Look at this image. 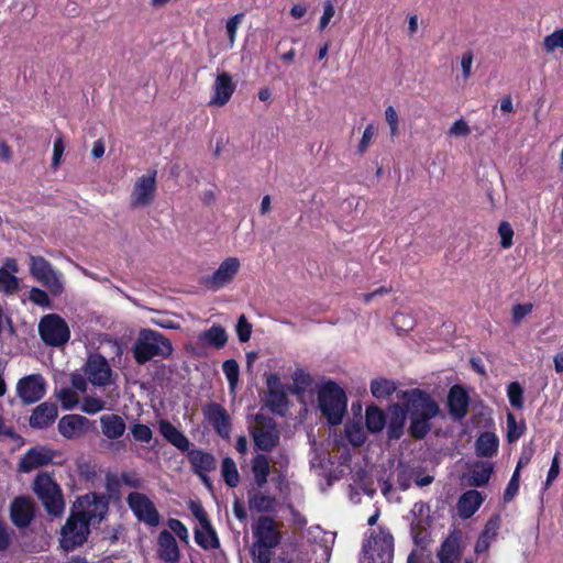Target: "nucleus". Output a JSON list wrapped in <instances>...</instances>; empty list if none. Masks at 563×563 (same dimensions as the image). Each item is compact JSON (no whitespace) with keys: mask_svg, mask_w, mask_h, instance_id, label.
Wrapping results in <instances>:
<instances>
[{"mask_svg":"<svg viewBox=\"0 0 563 563\" xmlns=\"http://www.w3.org/2000/svg\"><path fill=\"white\" fill-rule=\"evenodd\" d=\"M394 537L382 527L372 531L363 543V553L360 563H393Z\"/></svg>","mask_w":563,"mask_h":563,"instance_id":"obj_5","label":"nucleus"},{"mask_svg":"<svg viewBox=\"0 0 563 563\" xmlns=\"http://www.w3.org/2000/svg\"><path fill=\"white\" fill-rule=\"evenodd\" d=\"M197 339L202 345L220 350L228 342V333L221 324H213L210 329L201 331Z\"/></svg>","mask_w":563,"mask_h":563,"instance_id":"obj_33","label":"nucleus"},{"mask_svg":"<svg viewBox=\"0 0 563 563\" xmlns=\"http://www.w3.org/2000/svg\"><path fill=\"white\" fill-rule=\"evenodd\" d=\"M346 437L349 441L355 446L362 445L366 440L363 429L357 424L346 427Z\"/></svg>","mask_w":563,"mask_h":563,"instance_id":"obj_55","label":"nucleus"},{"mask_svg":"<svg viewBox=\"0 0 563 563\" xmlns=\"http://www.w3.org/2000/svg\"><path fill=\"white\" fill-rule=\"evenodd\" d=\"M158 430L163 438L170 444L176 446L178 450L183 452L189 450L190 441L188 440V438L168 420H159Z\"/></svg>","mask_w":563,"mask_h":563,"instance_id":"obj_30","label":"nucleus"},{"mask_svg":"<svg viewBox=\"0 0 563 563\" xmlns=\"http://www.w3.org/2000/svg\"><path fill=\"white\" fill-rule=\"evenodd\" d=\"M85 373L92 385L104 386L111 377V368L101 355L90 356L86 363Z\"/></svg>","mask_w":563,"mask_h":563,"instance_id":"obj_21","label":"nucleus"},{"mask_svg":"<svg viewBox=\"0 0 563 563\" xmlns=\"http://www.w3.org/2000/svg\"><path fill=\"white\" fill-rule=\"evenodd\" d=\"M498 233L500 235V246L503 249H509L512 245L514 230L509 222L503 221L498 227Z\"/></svg>","mask_w":563,"mask_h":563,"instance_id":"obj_53","label":"nucleus"},{"mask_svg":"<svg viewBox=\"0 0 563 563\" xmlns=\"http://www.w3.org/2000/svg\"><path fill=\"white\" fill-rule=\"evenodd\" d=\"M365 422L369 432H380L387 423L386 415L378 407L369 406L366 409Z\"/></svg>","mask_w":563,"mask_h":563,"instance_id":"obj_38","label":"nucleus"},{"mask_svg":"<svg viewBox=\"0 0 563 563\" xmlns=\"http://www.w3.org/2000/svg\"><path fill=\"white\" fill-rule=\"evenodd\" d=\"M73 510L87 525L100 523L109 510V500L103 495L89 493L79 497L74 504Z\"/></svg>","mask_w":563,"mask_h":563,"instance_id":"obj_6","label":"nucleus"},{"mask_svg":"<svg viewBox=\"0 0 563 563\" xmlns=\"http://www.w3.org/2000/svg\"><path fill=\"white\" fill-rule=\"evenodd\" d=\"M30 300L40 307H49L51 299L46 291L37 287L30 290Z\"/></svg>","mask_w":563,"mask_h":563,"instance_id":"obj_60","label":"nucleus"},{"mask_svg":"<svg viewBox=\"0 0 563 563\" xmlns=\"http://www.w3.org/2000/svg\"><path fill=\"white\" fill-rule=\"evenodd\" d=\"M221 474L225 484L232 488L236 487L240 483V475L233 459L224 457L221 464Z\"/></svg>","mask_w":563,"mask_h":563,"instance_id":"obj_40","label":"nucleus"},{"mask_svg":"<svg viewBox=\"0 0 563 563\" xmlns=\"http://www.w3.org/2000/svg\"><path fill=\"white\" fill-rule=\"evenodd\" d=\"M254 540L261 543L278 547L282 541V534L274 518L261 516L253 527Z\"/></svg>","mask_w":563,"mask_h":563,"instance_id":"obj_17","label":"nucleus"},{"mask_svg":"<svg viewBox=\"0 0 563 563\" xmlns=\"http://www.w3.org/2000/svg\"><path fill=\"white\" fill-rule=\"evenodd\" d=\"M157 547V553L161 560L166 563H178L180 552L177 541L170 531L163 530L159 532Z\"/></svg>","mask_w":563,"mask_h":563,"instance_id":"obj_25","label":"nucleus"},{"mask_svg":"<svg viewBox=\"0 0 563 563\" xmlns=\"http://www.w3.org/2000/svg\"><path fill=\"white\" fill-rule=\"evenodd\" d=\"M375 132H376V129H375L374 124H372V123L365 128L362 139L357 146V153L360 155H363L367 151V148L371 145V142L375 135Z\"/></svg>","mask_w":563,"mask_h":563,"instance_id":"obj_58","label":"nucleus"},{"mask_svg":"<svg viewBox=\"0 0 563 563\" xmlns=\"http://www.w3.org/2000/svg\"><path fill=\"white\" fill-rule=\"evenodd\" d=\"M519 476L520 474H518V470H515L504 493V500L506 503L511 501L512 498L517 495L519 490Z\"/></svg>","mask_w":563,"mask_h":563,"instance_id":"obj_59","label":"nucleus"},{"mask_svg":"<svg viewBox=\"0 0 563 563\" xmlns=\"http://www.w3.org/2000/svg\"><path fill=\"white\" fill-rule=\"evenodd\" d=\"M460 533L454 530L441 544L438 551L440 563H459L462 555Z\"/></svg>","mask_w":563,"mask_h":563,"instance_id":"obj_27","label":"nucleus"},{"mask_svg":"<svg viewBox=\"0 0 563 563\" xmlns=\"http://www.w3.org/2000/svg\"><path fill=\"white\" fill-rule=\"evenodd\" d=\"M100 426L102 434L110 440L121 438L126 429L123 418L115 413L101 416Z\"/></svg>","mask_w":563,"mask_h":563,"instance_id":"obj_32","label":"nucleus"},{"mask_svg":"<svg viewBox=\"0 0 563 563\" xmlns=\"http://www.w3.org/2000/svg\"><path fill=\"white\" fill-rule=\"evenodd\" d=\"M319 408L331 426L342 422L346 412V395L334 382L325 383L318 393Z\"/></svg>","mask_w":563,"mask_h":563,"instance_id":"obj_4","label":"nucleus"},{"mask_svg":"<svg viewBox=\"0 0 563 563\" xmlns=\"http://www.w3.org/2000/svg\"><path fill=\"white\" fill-rule=\"evenodd\" d=\"M235 85L232 81V77L228 73H221L217 76L213 85V96L209 102L211 106L223 107L229 102Z\"/></svg>","mask_w":563,"mask_h":563,"instance_id":"obj_24","label":"nucleus"},{"mask_svg":"<svg viewBox=\"0 0 563 563\" xmlns=\"http://www.w3.org/2000/svg\"><path fill=\"white\" fill-rule=\"evenodd\" d=\"M126 503L139 521L150 527H156L159 523V514L154 503L146 495L133 492L129 494Z\"/></svg>","mask_w":563,"mask_h":563,"instance_id":"obj_12","label":"nucleus"},{"mask_svg":"<svg viewBox=\"0 0 563 563\" xmlns=\"http://www.w3.org/2000/svg\"><path fill=\"white\" fill-rule=\"evenodd\" d=\"M243 16H244L243 13H238L227 21L225 29H227V33L229 36V42H230L231 47L234 45L238 26L242 22Z\"/></svg>","mask_w":563,"mask_h":563,"instance_id":"obj_56","label":"nucleus"},{"mask_svg":"<svg viewBox=\"0 0 563 563\" xmlns=\"http://www.w3.org/2000/svg\"><path fill=\"white\" fill-rule=\"evenodd\" d=\"M90 421L81 415H66L58 421L59 433L67 440H75L88 431Z\"/></svg>","mask_w":563,"mask_h":563,"instance_id":"obj_20","label":"nucleus"},{"mask_svg":"<svg viewBox=\"0 0 563 563\" xmlns=\"http://www.w3.org/2000/svg\"><path fill=\"white\" fill-rule=\"evenodd\" d=\"M275 547L261 543L254 540L250 548V555L253 563H271Z\"/></svg>","mask_w":563,"mask_h":563,"instance_id":"obj_39","label":"nucleus"},{"mask_svg":"<svg viewBox=\"0 0 563 563\" xmlns=\"http://www.w3.org/2000/svg\"><path fill=\"white\" fill-rule=\"evenodd\" d=\"M187 452L188 461L197 475L216 470L217 461L211 453L205 452L200 449H192Z\"/></svg>","mask_w":563,"mask_h":563,"instance_id":"obj_31","label":"nucleus"},{"mask_svg":"<svg viewBox=\"0 0 563 563\" xmlns=\"http://www.w3.org/2000/svg\"><path fill=\"white\" fill-rule=\"evenodd\" d=\"M483 496L478 490L470 489L462 494L457 500V512L462 519L471 518L483 504Z\"/></svg>","mask_w":563,"mask_h":563,"instance_id":"obj_29","label":"nucleus"},{"mask_svg":"<svg viewBox=\"0 0 563 563\" xmlns=\"http://www.w3.org/2000/svg\"><path fill=\"white\" fill-rule=\"evenodd\" d=\"M45 380L40 374L22 377L16 384V393L25 405L34 404L45 395Z\"/></svg>","mask_w":563,"mask_h":563,"instance_id":"obj_13","label":"nucleus"},{"mask_svg":"<svg viewBox=\"0 0 563 563\" xmlns=\"http://www.w3.org/2000/svg\"><path fill=\"white\" fill-rule=\"evenodd\" d=\"M169 529L180 539V541L188 543L189 533L185 525L178 519H169L167 522Z\"/></svg>","mask_w":563,"mask_h":563,"instance_id":"obj_57","label":"nucleus"},{"mask_svg":"<svg viewBox=\"0 0 563 563\" xmlns=\"http://www.w3.org/2000/svg\"><path fill=\"white\" fill-rule=\"evenodd\" d=\"M292 380H294L292 393L297 394V395H302L307 390V388L312 384V378H311L310 374H308L307 372H305L301 368H298L297 371H295V373L292 375Z\"/></svg>","mask_w":563,"mask_h":563,"instance_id":"obj_44","label":"nucleus"},{"mask_svg":"<svg viewBox=\"0 0 563 563\" xmlns=\"http://www.w3.org/2000/svg\"><path fill=\"white\" fill-rule=\"evenodd\" d=\"M526 424L523 421L517 422L512 412L507 413V440L509 443L516 442L525 432Z\"/></svg>","mask_w":563,"mask_h":563,"instance_id":"obj_43","label":"nucleus"},{"mask_svg":"<svg viewBox=\"0 0 563 563\" xmlns=\"http://www.w3.org/2000/svg\"><path fill=\"white\" fill-rule=\"evenodd\" d=\"M35 516V505L31 497L19 496L10 504V519L18 528H26Z\"/></svg>","mask_w":563,"mask_h":563,"instance_id":"obj_16","label":"nucleus"},{"mask_svg":"<svg viewBox=\"0 0 563 563\" xmlns=\"http://www.w3.org/2000/svg\"><path fill=\"white\" fill-rule=\"evenodd\" d=\"M256 421L261 424L252 431L255 446L265 452H271L279 443V431L276 422L272 418H265L262 415L256 416Z\"/></svg>","mask_w":563,"mask_h":563,"instance_id":"obj_11","label":"nucleus"},{"mask_svg":"<svg viewBox=\"0 0 563 563\" xmlns=\"http://www.w3.org/2000/svg\"><path fill=\"white\" fill-rule=\"evenodd\" d=\"M205 417L217 433L229 439L231 433V419L225 408L217 402H210L205 408Z\"/></svg>","mask_w":563,"mask_h":563,"instance_id":"obj_19","label":"nucleus"},{"mask_svg":"<svg viewBox=\"0 0 563 563\" xmlns=\"http://www.w3.org/2000/svg\"><path fill=\"white\" fill-rule=\"evenodd\" d=\"M238 257H227L210 276L206 277L205 285L211 290H218L230 284L240 269Z\"/></svg>","mask_w":563,"mask_h":563,"instance_id":"obj_15","label":"nucleus"},{"mask_svg":"<svg viewBox=\"0 0 563 563\" xmlns=\"http://www.w3.org/2000/svg\"><path fill=\"white\" fill-rule=\"evenodd\" d=\"M30 273L37 282L45 286L52 295L59 296L64 291L60 275L43 256H30Z\"/></svg>","mask_w":563,"mask_h":563,"instance_id":"obj_9","label":"nucleus"},{"mask_svg":"<svg viewBox=\"0 0 563 563\" xmlns=\"http://www.w3.org/2000/svg\"><path fill=\"white\" fill-rule=\"evenodd\" d=\"M156 174L157 172L153 170L150 175H143L136 179L131 194L132 207H146L153 202L156 190Z\"/></svg>","mask_w":563,"mask_h":563,"instance_id":"obj_14","label":"nucleus"},{"mask_svg":"<svg viewBox=\"0 0 563 563\" xmlns=\"http://www.w3.org/2000/svg\"><path fill=\"white\" fill-rule=\"evenodd\" d=\"M543 46L548 53H552L556 48H563V27L547 35L543 40Z\"/></svg>","mask_w":563,"mask_h":563,"instance_id":"obj_48","label":"nucleus"},{"mask_svg":"<svg viewBox=\"0 0 563 563\" xmlns=\"http://www.w3.org/2000/svg\"><path fill=\"white\" fill-rule=\"evenodd\" d=\"M104 408L106 402L102 399L91 396L85 397L81 405V410L89 415L97 413Z\"/></svg>","mask_w":563,"mask_h":563,"instance_id":"obj_51","label":"nucleus"},{"mask_svg":"<svg viewBox=\"0 0 563 563\" xmlns=\"http://www.w3.org/2000/svg\"><path fill=\"white\" fill-rule=\"evenodd\" d=\"M188 508L194 517L199 521L200 527L210 538V540H207L205 539V533L202 530H195L196 543L205 550L218 549L220 547V541L202 505L198 501L190 500Z\"/></svg>","mask_w":563,"mask_h":563,"instance_id":"obj_10","label":"nucleus"},{"mask_svg":"<svg viewBox=\"0 0 563 563\" xmlns=\"http://www.w3.org/2000/svg\"><path fill=\"white\" fill-rule=\"evenodd\" d=\"M55 451L46 446H35L26 451L19 462V470L29 473L53 462Z\"/></svg>","mask_w":563,"mask_h":563,"instance_id":"obj_18","label":"nucleus"},{"mask_svg":"<svg viewBox=\"0 0 563 563\" xmlns=\"http://www.w3.org/2000/svg\"><path fill=\"white\" fill-rule=\"evenodd\" d=\"M335 13L334 5L331 0H328L323 4V13L319 21V29L324 30L328 24L330 23L331 19L333 18Z\"/></svg>","mask_w":563,"mask_h":563,"instance_id":"obj_63","label":"nucleus"},{"mask_svg":"<svg viewBox=\"0 0 563 563\" xmlns=\"http://www.w3.org/2000/svg\"><path fill=\"white\" fill-rule=\"evenodd\" d=\"M238 338L241 342H247L252 334V324L247 321L244 314H241L238 319L235 327Z\"/></svg>","mask_w":563,"mask_h":563,"instance_id":"obj_52","label":"nucleus"},{"mask_svg":"<svg viewBox=\"0 0 563 563\" xmlns=\"http://www.w3.org/2000/svg\"><path fill=\"white\" fill-rule=\"evenodd\" d=\"M18 272L16 261L12 257H7L0 267V286L7 295L15 294L20 288L19 278L15 276Z\"/></svg>","mask_w":563,"mask_h":563,"instance_id":"obj_26","label":"nucleus"},{"mask_svg":"<svg viewBox=\"0 0 563 563\" xmlns=\"http://www.w3.org/2000/svg\"><path fill=\"white\" fill-rule=\"evenodd\" d=\"M276 497L264 492L249 493V507L257 512H271L275 509Z\"/></svg>","mask_w":563,"mask_h":563,"instance_id":"obj_35","label":"nucleus"},{"mask_svg":"<svg viewBox=\"0 0 563 563\" xmlns=\"http://www.w3.org/2000/svg\"><path fill=\"white\" fill-rule=\"evenodd\" d=\"M407 407L402 408L400 405H394L389 408L387 434L391 440H398L404 433V427L407 420Z\"/></svg>","mask_w":563,"mask_h":563,"instance_id":"obj_28","label":"nucleus"},{"mask_svg":"<svg viewBox=\"0 0 563 563\" xmlns=\"http://www.w3.org/2000/svg\"><path fill=\"white\" fill-rule=\"evenodd\" d=\"M398 397L404 401L409 413L410 434L416 439H423L431 429L430 420L439 415L438 404L419 388L402 390Z\"/></svg>","mask_w":563,"mask_h":563,"instance_id":"obj_1","label":"nucleus"},{"mask_svg":"<svg viewBox=\"0 0 563 563\" xmlns=\"http://www.w3.org/2000/svg\"><path fill=\"white\" fill-rule=\"evenodd\" d=\"M411 536L415 544L424 547L428 543V536L424 531L423 522L421 519L412 521L410 525Z\"/></svg>","mask_w":563,"mask_h":563,"instance_id":"obj_50","label":"nucleus"},{"mask_svg":"<svg viewBox=\"0 0 563 563\" xmlns=\"http://www.w3.org/2000/svg\"><path fill=\"white\" fill-rule=\"evenodd\" d=\"M38 333L43 342L49 346H63L70 338L67 322L56 313L46 314L41 319Z\"/></svg>","mask_w":563,"mask_h":563,"instance_id":"obj_7","label":"nucleus"},{"mask_svg":"<svg viewBox=\"0 0 563 563\" xmlns=\"http://www.w3.org/2000/svg\"><path fill=\"white\" fill-rule=\"evenodd\" d=\"M267 406L273 412L283 413L287 408V396L284 390H271L267 393Z\"/></svg>","mask_w":563,"mask_h":563,"instance_id":"obj_41","label":"nucleus"},{"mask_svg":"<svg viewBox=\"0 0 563 563\" xmlns=\"http://www.w3.org/2000/svg\"><path fill=\"white\" fill-rule=\"evenodd\" d=\"M32 489L49 516L60 517L64 514L63 490L52 475L47 472L38 473L33 481Z\"/></svg>","mask_w":563,"mask_h":563,"instance_id":"obj_3","label":"nucleus"},{"mask_svg":"<svg viewBox=\"0 0 563 563\" xmlns=\"http://www.w3.org/2000/svg\"><path fill=\"white\" fill-rule=\"evenodd\" d=\"M498 446L499 440L495 433L488 431L483 432L475 443L476 455L481 457H492L497 453Z\"/></svg>","mask_w":563,"mask_h":563,"instance_id":"obj_34","label":"nucleus"},{"mask_svg":"<svg viewBox=\"0 0 563 563\" xmlns=\"http://www.w3.org/2000/svg\"><path fill=\"white\" fill-rule=\"evenodd\" d=\"M395 390V383L385 378L374 379L371 384V391L378 399L388 397Z\"/></svg>","mask_w":563,"mask_h":563,"instance_id":"obj_42","label":"nucleus"},{"mask_svg":"<svg viewBox=\"0 0 563 563\" xmlns=\"http://www.w3.org/2000/svg\"><path fill=\"white\" fill-rule=\"evenodd\" d=\"M90 534V527L71 510L65 525L60 529L59 545L66 551L81 547Z\"/></svg>","mask_w":563,"mask_h":563,"instance_id":"obj_8","label":"nucleus"},{"mask_svg":"<svg viewBox=\"0 0 563 563\" xmlns=\"http://www.w3.org/2000/svg\"><path fill=\"white\" fill-rule=\"evenodd\" d=\"M172 353L170 340L151 329L142 330L133 346V355L137 364H145L154 357L167 358Z\"/></svg>","mask_w":563,"mask_h":563,"instance_id":"obj_2","label":"nucleus"},{"mask_svg":"<svg viewBox=\"0 0 563 563\" xmlns=\"http://www.w3.org/2000/svg\"><path fill=\"white\" fill-rule=\"evenodd\" d=\"M131 434L135 441L148 443L152 440L153 432L151 428L143 423H134L130 428Z\"/></svg>","mask_w":563,"mask_h":563,"instance_id":"obj_49","label":"nucleus"},{"mask_svg":"<svg viewBox=\"0 0 563 563\" xmlns=\"http://www.w3.org/2000/svg\"><path fill=\"white\" fill-rule=\"evenodd\" d=\"M393 323L398 331L407 332L413 329L415 320L407 313H396L393 318Z\"/></svg>","mask_w":563,"mask_h":563,"instance_id":"obj_54","label":"nucleus"},{"mask_svg":"<svg viewBox=\"0 0 563 563\" xmlns=\"http://www.w3.org/2000/svg\"><path fill=\"white\" fill-rule=\"evenodd\" d=\"M448 406L449 413L454 420L460 421L466 417L468 412L470 397L463 386L454 385L450 388Z\"/></svg>","mask_w":563,"mask_h":563,"instance_id":"obj_22","label":"nucleus"},{"mask_svg":"<svg viewBox=\"0 0 563 563\" xmlns=\"http://www.w3.org/2000/svg\"><path fill=\"white\" fill-rule=\"evenodd\" d=\"M57 416V406L53 402L45 401L33 409L29 424L33 429H45L56 420Z\"/></svg>","mask_w":563,"mask_h":563,"instance_id":"obj_23","label":"nucleus"},{"mask_svg":"<svg viewBox=\"0 0 563 563\" xmlns=\"http://www.w3.org/2000/svg\"><path fill=\"white\" fill-rule=\"evenodd\" d=\"M532 303H518L512 307V322L519 324L532 311Z\"/></svg>","mask_w":563,"mask_h":563,"instance_id":"obj_61","label":"nucleus"},{"mask_svg":"<svg viewBox=\"0 0 563 563\" xmlns=\"http://www.w3.org/2000/svg\"><path fill=\"white\" fill-rule=\"evenodd\" d=\"M223 373L227 376L231 389H233L239 380V364L235 360H227L222 364Z\"/></svg>","mask_w":563,"mask_h":563,"instance_id":"obj_47","label":"nucleus"},{"mask_svg":"<svg viewBox=\"0 0 563 563\" xmlns=\"http://www.w3.org/2000/svg\"><path fill=\"white\" fill-rule=\"evenodd\" d=\"M494 471V465L490 462H482L474 465L470 474V485L482 487L486 485Z\"/></svg>","mask_w":563,"mask_h":563,"instance_id":"obj_37","label":"nucleus"},{"mask_svg":"<svg viewBox=\"0 0 563 563\" xmlns=\"http://www.w3.org/2000/svg\"><path fill=\"white\" fill-rule=\"evenodd\" d=\"M507 396L510 405L516 409L523 407V388L518 382H511L507 386Z\"/></svg>","mask_w":563,"mask_h":563,"instance_id":"obj_46","label":"nucleus"},{"mask_svg":"<svg viewBox=\"0 0 563 563\" xmlns=\"http://www.w3.org/2000/svg\"><path fill=\"white\" fill-rule=\"evenodd\" d=\"M470 133L471 129L467 122L463 119L456 120L449 130V134L453 136H467Z\"/></svg>","mask_w":563,"mask_h":563,"instance_id":"obj_64","label":"nucleus"},{"mask_svg":"<svg viewBox=\"0 0 563 563\" xmlns=\"http://www.w3.org/2000/svg\"><path fill=\"white\" fill-rule=\"evenodd\" d=\"M120 479L124 485L134 489H141L145 484V481L135 473H122Z\"/></svg>","mask_w":563,"mask_h":563,"instance_id":"obj_62","label":"nucleus"},{"mask_svg":"<svg viewBox=\"0 0 563 563\" xmlns=\"http://www.w3.org/2000/svg\"><path fill=\"white\" fill-rule=\"evenodd\" d=\"M56 397L65 410L74 409L79 402L76 391L67 387L60 388L56 391Z\"/></svg>","mask_w":563,"mask_h":563,"instance_id":"obj_45","label":"nucleus"},{"mask_svg":"<svg viewBox=\"0 0 563 563\" xmlns=\"http://www.w3.org/2000/svg\"><path fill=\"white\" fill-rule=\"evenodd\" d=\"M269 461L266 455L257 454L252 462V471L254 475V482L258 488H262L267 483L269 475Z\"/></svg>","mask_w":563,"mask_h":563,"instance_id":"obj_36","label":"nucleus"}]
</instances>
